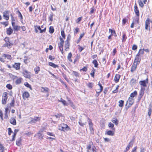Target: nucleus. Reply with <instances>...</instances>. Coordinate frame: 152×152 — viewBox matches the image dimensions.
<instances>
[{"instance_id": "nucleus-51", "label": "nucleus", "mask_w": 152, "mask_h": 152, "mask_svg": "<svg viewBox=\"0 0 152 152\" xmlns=\"http://www.w3.org/2000/svg\"><path fill=\"white\" fill-rule=\"evenodd\" d=\"M102 91H100V90L98 89L97 91H96V96L97 97L99 95L100 93L102 92Z\"/></svg>"}, {"instance_id": "nucleus-45", "label": "nucleus", "mask_w": 152, "mask_h": 152, "mask_svg": "<svg viewBox=\"0 0 152 152\" xmlns=\"http://www.w3.org/2000/svg\"><path fill=\"white\" fill-rule=\"evenodd\" d=\"M58 129L60 130L63 131H65V130L63 128V126L61 124L59 125Z\"/></svg>"}, {"instance_id": "nucleus-48", "label": "nucleus", "mask_w": 152, "mask_h": 152, "mask_svg": "<svg viewBox=\"0 0 152 152\" xmlns=\"http://www.w3.org/2000/svg\"><path fill=\"white\" fill-rule=\"evenodd\" d=\"M138 2L140 6L142 7L144 6V4L141 0H139Z\"/></svg>"}, {"instance_id": "nucleus-38", "label": "nucleus", "mask_w": 152, "mask_h": 152, "mask_svg": "<svg viewBox=\"0 0 152 152\" xmlns=\"http://www.w3.org/2000/svg\"><path fill=\"white\" fill-rule=\"evenodd\" d=\"M93 143L92 142H90L89 144L87 145V149L88 150H91V145Z\"/></svg>"}, {"instance_id": "nucleus-49", "label": "nucleus", "mask_w": 152, "mask_h": 152, "mask_svg": "<svg viewBox=\"0 0 152 152\" xmlns=\"http://www.w3.org/2000/svg\"><path fill=\"white\" fill-rule=\"evenodd\" d=\"M79 124L81 126H83L86 124V123H82V121L81 120H80L79 122Z\"/></svg>"}, {"instance_id": "nucleus-60", "label": "nucleus", "mask_w": 152, "mask_h": 152, "mask_svg": "<svg viewBox=\"0 0 152 152\" xmlns=\"http://www.w3.org/2000/svg\"><path fill=\"white\" fill-rule=\"evenodd\" d=\"M8 134L9 135H10L11 134V133H12V130L10 128H9L8 129Z\"/></svg>"}, {"instance_id": "nucleus-8", "label": "nucleus", "mask_w": 152, "mask_h": 152, "mask_svg": "<svg viewBox=\"0 0 152 152\" xmlns=\"http://www.w3.org/2000/svg\"><path fill=\"white\" fill-rule=\"evenodd\" d=\"M40 119L39 117H35L34 118H32L31 121V123H35L38 121H39Z\"/></svg>"}, {"instance_id": "nucleus-5", "label": "nucleus", "mask_w": 152, "mask_h": 152, "mask_svg": "<svg viewBox=\"0 0 152 152\" xmlns=\"http://www.w3.org/2000/svg\"><path fill=\"white\" fill-rule=\"evenodd\" d=\"M10 11H5L3 13V16L4 18L7 20L9 19V14Z\"/></svg>"}, {"instance_id": "nucleus-34", "label": "nucleus", "mask_w": 152, "mask_h": 152, "mask_svg": "<svg viewBox=\"0 0 152 152\" xmlns=\"http://www.w3.org/2000/svg\"><path fill=\"white\" fill-rule=\"evenodd\" d=\"M139 18L137 16V17L134 19L133 20V22H134V23L135 24H138L139 23Z\"/></svg>"}, {"instance_id": "nucleus-39", "label": "nucleus", "mask_w": 152, "mask_h": 152, "mask_svg": "<svg viewBox=\"0 0 152 152\" xmlns=\"http://www.w3.org/2000/svg\"><path fill=\"white\" fill-rule=\"evenodd\" d=\"M92 63L94 65V67H97L98 64L97 61L96 60H94L92 62Z\"/></svg>"}, {"instance_id": "nucleus-32", "label": "nucleus", "mask_w": 152, "mask_h": 152, "mask_svg": "<svg viewBox=\"0 0 152 152\" xmlns=\"http://www.w3.org/2000/svg\"><path fill=\"white\" fill-rule=\"evenodd\" d=\"M72 53L70 52L69 53L68 56H67V59L69 61L71 62H72V60L71 59V58L72 56Z\"/></svg>"}, {"instance_id": "nucleus-62", "label": "nucleus", "mask_w": 152, "mask_h": 152, "mask_svg": "<svg viewBox=\"0 0 152 152\" xmlns=\"http://www.w3.org/2000/svg\"><path fill=\"white\" fill-rule=\"evenodd\" d=\"M87 70V69L86 67L85 66L83 67L82 69H80V71H83V72H86Z\"/></svg>"}, {"instance_id": "nucleus-23", "label": "nucleus", "mask_w": 152, "mask_h": 152, "mask_svg": "<svg viewBox=\"0 0 152 152\" xmlns=\"http://www.w3.org/2000/svg\"><path fill=\"white\" fill-rule=\"evenodd\" d=\"M22 139L20 137L18 138L16 141V144L17 145L19 146L21 144Z\"/></svg>"}, {"instance_id": "nucleus-18", "label": "nucleus", "mask_w": 152, "mask_h": 152, "mask_svg": "<svg viewBox=\"0 0 152 152\" xmlns=\"http://www.w3.org/2000/svg\"><path fill=\"white\" fill-rule=\"evenodd\" d=\"M29 94L28 92H25L23 94V97L24 99L25 98H27L29 97Z\"/></svg>"}, {"instance_id": "nucleus-20", "label": "nucleus", "mask_w": 152, "mask_h": 152, "mask_svg": "<svg viewBox=\"0 0 152 152\" xmlns=\"http://www.w3.org/2000/svg\"><path fill=\"white\" fill-rule=\"evenodd\" d=\"M10 122L11 124L13 125H15L16 124L15 119L14 118H12L10 119Z\"/></svg>"}, {"instance_id": "nucleus-9", "label": "nucleus", "mask_w": 152, "mask_h": 152, "mask_svg": "<svg viewBox=\"0 0 152 152\" xmlns=\"http://www.w3.org/2000/svg\"><path fill=\"white\" fill-rule=\"evenodd\" d=\"M150 19L148 18H147L145 22V29L146 30H148V26L150 24Z\"/></svg>"}, {"instance_id": "nucleus-16", "label": "nucleus", "mask_w": 152, "mask_h": 152, "mask_svg": "<svg viewBox=\"0 0 152 152\" xmlns=\"http://www.w3.org/2000/svg\"><path fill=\"white\" fill-rule=\"evenodd\" d=\"M13 32V30L12 29L11 27H10L8 28L7 29L6 31L7 34L8 35H11Z\"/></svg>"}, {"instance_id": "nucleus-7", "label": "nucleus", "mask_w": 152, "mask_h": 152, "mask_svg": "<svg viewBox=\"0 0 152 152\" xmlns=\"http://www.w3.org/2000/svg\"><path fill=\"white\" fill-rule=\"evenodd\" d=\"M134 8V11L136 15L137 16L139 17V12L136 3L135 4Z\"/></svg>"}, {"instance_id": "nucleus-33", "label": "nucleus", "mask_w": 152, "mask_h": 152, "mask_svg": "<svg viewBox=\"0 0 152 152\" xmlns=\"http://www.w3.org/2000/svg\"><path fill=\"white\" fill-rule=\"evenodd\" d=\"M137 91H135L131 94L130 96L132 98L134 97L136 95H137Z\"/></svg>"}, {"instance_id": "nucleus-24", "label": "nucleus", "mask_w": 152, "mask_h": 152, "mask_svg": "<svg viewBox=\"0 0 152 152\" xmlns=\"http://www.w3.org/2000/svg\"><path fill=\"white\" fill-rule=\"evenodd\" d=\"M86 84L87 87L90 88H92L94 86V83H87Z\"/></svg>"}, {"instance_id": "nucleus-36", "label": "nucleus", "mask_w": 152, "mask_h": 152, "mask_svg": "<svg viewBox=\"0 0 152 152\" xmlns=\"http://www.w3.org/2000/svg\"><path fill=\"white\" fill-rule=\"evenodd\" d=\"M54 31L53 27V26H50L49 27V32L50 34L53 33Z\"/></svg>"}, {"instance_id": "nucleus-58", "label": "nucleus", "mask_w": 152, "mask_h": 152, "mask_svg": "<svg viewBox=\"0 0 152 152\" xmlns=\"http://www.w3.org/2000/svg\"><path fill=\"white\" fill-rule=\"evenodd\" d=\"M78 46L79 47V50L80 52H81L84 49V48L80 46L79 45H78Z\"/></svg>"}, {"instance_id": "nucleus-22", "label": "nucleus", "mask_w": 152, "mask_h": 152, "mask_svg": "<svg viewBox=\"0 0 152 152\" xmlns=\"http://www.w3.org/2000/svg\"><path fill=\"white\" fill-rule=\"evenodd\" d=\"M3 57L5 58V59L7 58L8 59L10 60H11L12 59L11 56L9 54H4Z\"/></svg>"}, {"instance_id": "nucleus-64", "label": "nucleus", "mask_w": 152, "mask_h": 152, "mask_svg": "<svg viewBox=\"0 0 152 152\" xmlns=\"http://www.w3.org/2000/svg\"><path fill=\"white\" fill-rule=\"evenodd\" d=\"M49 59L51 61L55 59V58L53 57L52 56L50 55L49 56Z\"/></svg>"}, {"instance_id": "nucleus-10", "label": "nucleus", "mask_w": 152, "mask_h": 152, "mask_svg": "<svg viewBox=\"0 0 152 152\" xmlns=\"http://www.w3.org/2000/svg\"><path fill=\"white\" fill-rule=\"evenodd\" d=\"M20 63H15L14 64L12 65V67L17 70L20 69Z\"/></svg>"}, {"instance_id": "nucleus-47", "label": "nucleus", "mask_w": 152, "mask_h": 152, "mask_svg": "<svg viewBox=\"0 0 152 152\" xmlns=\"http://www.w3.org/2000/svg\"><path fill=\"white\" fill-rule=\"evenodd\" d=\"M112 122L115 123V124L117 125L118 124V121L117 119L116 118H114V119H113L112 120Z\"/></svg>"}, {"instance_id": "nucleus-42", "label": "nucleus", "mask_w": 152, "mask_h": 152, "mask_svg": "<svg viewBox=\"0 0 152 152\" xmlns=\"http://www.w3.org/2000/svg\"><path fill=\"white\" fill-rule=\"evenodd\" d=\"M24 85L27 88H29L31 90L32 89V88L31 85L28 84L27 82H25L24 83Z\"/></svg>"}, {"instance_id": "nucleus-50", "label": "nucleus", "mask_w": 152, "mask_h": 152, "mask_svg": "<svg viewBox=\"0 0 152 152\" xmlns=\"http://www.w3.org/2000/svg\"><path fill=\"white\" fill-rule=\"evenodd\" d=\"M136 82V80L134 79H132L130 81V83L132 85H134Z\"/></svg>"}, {"instance_id": "nucleus-17", "label": "nucleus", "mask_w": 152, "mask_h": 152, "mask_svg": "<svg viewBox=\"0 0 152 152\" xmlns=\"http://www.w3.org/2000/svg\"><path fill=\"white\" fill-rule=\"evenodd\" d=\"M120 77V75L118 74H116L115 77L114 78V80L115 82L116 83L118 82L119 80Z\"/></svg>"}, {"instance_id": "nucleus-15", "label": "nucleus", "mask_w": 152, "mask_h": 152, "mask_svg": "<svg viewBox=\"0 0 152 152\" xmlns=\"http://www.w3.org/2000/svg\"><path fill=\"white\" fill-rule=\"evenodd\" d=\"M134 102V101L133 99L129 98L127 101V103L129 104V106H130L133 104Z\"/></svg>"}, {"instance_id": "nucleus-46", "label": "nucleus", "mask_w": 152, "mask_h": 152, "mask_svg": "<svg viewBox=\"0 0 152 152\" xmlns=\"http://www.w3.org/2000/svg\"><path fill=\"white\" fill-rule=\"evenodd\" d=\"M126 34H124L122 36V42H124L126 39Z\"/></svg>"}, {"instance_id": "nucleus-52", "label": "nucleus", "mask_w": 152, "mask_h": 152, "mask_svg": "<svg viewBox=\"0 0 152 152\" xmlns=\"http://www.w3.org/2000/svg\"><path fill=\"white\" fill-rule=\"evenodd\" d=\"M61 34L63 38H65V34L64 33V31L63 30L61 31Z\"/></svg>"}, {"instance_id": "nucleus-14", "label": "nucleus", "mask_w": 152, "mask_h": 152, "mask_svg": "<svg viewBox=\"0 0 152 152\" xmlns=\"http://www.w3.org/2000/svg\"><path fill=\"white\" fill-rule=\"evenodd\" d=\"M140 58H139V57H136L134 61V63L137 64V65L140 63Z\"/></svg>"}, {"instance_id": "nucleus-55", "label": "nucleus", "mask_w": 152, "mask_h": 152, "mask_svg": "<svg viewBox=\"0 0 152 152\" xmlns=\"http://www.w3.org/2000/svg\"><path fill=\"white\" fill-rule=\"evenodd\" d=\"M14 103H15V101L14 100V98H13L12 102L10 103V106L12 107H14Z\"/></svg>"}, {"instance_id": "nucleus-43", "label": "nucleus", "mask_w": 152, "mask_h": 152, "mask_svg": "<svg viewBox=\"0 0 152 152\" xmlns=\"http://www.w3.org/2000/svg\"><path fill=\"white\" fill-rule=\"evenodd\" d=\"M22 79L21 78H20L18 79H17L15 83L16 84H19L21 83V80Z\"/></svg>"}, {"instance_id": "nucleus-31", "label": "nucleus", "mask_w": 152, "mask_h": 152, "mask_svg": "<svg viewBox=\"0 0 152 152\" xmlns=\"http://www.w3.org/2000/svg\"><path fill=\"white\" fill-rule=\"evenodd\" d=\"M8 97H3L2 99V103L3 104H5L6 103Z\"/></svg>"}, {"instance_id": "nucleus-37", "label": "nucleus", "mask_w": 152, "mask_h": 152, "mask_svg": "<svg viewBox=\"0 0 152 152\" xmlns=\"http://www.w3.org/2000/svg\"><path fill=\"white\" fill-rule=\"evenodd\" d=\"M124 103V101L123 100H121L119 101V104L118 106L119 107H122L123 106V104Z\"/></svg>"}, {"instance_id": "nucleus-13", "label": "nucleus", "mask_w": 152, "mask_h": 152, "mask_svg": "<svg viewBox=\"0 0 152 152\" xmlns=\"http://www.w3.org/2000/svg\"><path fill=\"white\" fill-rule=\"evenodd\" d=\"M133 143V140H132L129 143V144L127 146L126 148V151L125 152H126L130 148V147H132Z\"/></svg>"}, {"instance_id": "nucleus-54", "label": "nucleus", "mask_w": 152, "mask_h": 152, "mask_svg": "<svg viewBox=\"0 0 152 152\" xmlns=\"http://www.w3.org/2000/svg\"><path fill=\"white\" fill-rule=\"evenodd\" d=\"M6 87L7 88H8L9 89H11L12 88V86L10 84H7L6 85Z\"/></svg>"}, {"instance_id": "nucleus-29", "label": "nucleus", "mask_w": 152, "mask_h": 152, "mask_svg": "<svg viewBox=\"0 0 152 152\" xmlns=\"http://www.w3.org/2000/svg\"><path fill=\"white\" fill-rule=\"evenodd\" d=\"M34 70L35 71V74H37L40 71V67L38 66H37L34 68Z\"/></svg>"}, {"instance_id": "nucleus-26", "label": "nucleus", "mask_w": 152, "mask_h": 152, "mask_svg": "<svg viewBox=\"0 0 152 152\" xmlns=\"http://www.w3.org/2000/svg\"><path fill=\"white\" fill-rule=\"evenodd\" d=\"M5 150V147L0 142V152H4Z\"/></svg>"}, {"instance_id": "nucleus-61", "label": "nucleus", "mask_w": 152, "mask_h": 152, "mask_svg": "<svg viewBox=\"0 0 152 152\" xmlns=\"http://www.w3.org/2000/svg\"><path fill=\"white\" fill-rule=\"evenodd\" d=\"M1 23L2 25H5V26H7L8 24L7 22H1Z\"/></svg>"}, {"instance_id": "nucleus-56", "label": "nucleus", "mask_w": 152, "mask_h": 152, "mask_svg": "<svg viewBox=\"0 0 152 152\" xmlns=\"http://www.w3.org/2000/svg\"><path fill=\"white\" fill-rule=\"evenodd\" d=\"M60 39L61 42H60L59 45H63L64 42V41L62 39L61 37L60 38Z\"/></svg>"}, {"instance_id": "nucleus-35", "label": "nucleus", "mask_w": 152, "mask_h": 152, "mask_svg": "<svg viewBox=\"0 0 152 152\" xmlns=\"http://www.w3.org/2000/svg\"><path fill=\"white\" fill-rule=\"evenodd\" d=\"M61 124L63 126V128L64 129L65 131V130H68V129L69 127L67 125L64 124Z\"/></svg>"}, {"instance_id": "nucleus-27", "label": "nucleus", "mask_w": 152, "mask_h": 152, "mask_svg": "<svg viewBox=\"0 0 152 152\" xmlns=\"http://www.w3.org/2000/svg\"><path fill=\"white\" fill-rule=\"evenodd\" d=\"M48 64L49 66H51L52 67L54 68H55L56 67H58V65H56L52 62H49L48 63Z\"/></svg>"}, {"instance_id": "nucleus-6", "label": "nucleus", "mask_w": 152, "mask_h": 152, "mask_svg": "<svg viewBox=\"0 0 152 152\" xmlns=\"http://www.w3.org/2000/svg\"><path fill=\"white\" fill-rule=\"evenodd\" d=\"M88 122L90 131L92 132L93 131V124L91 120L89 118H88Z\"/></svg>"}, {"instance_id": "nucleus-2", "label": "nucleus", "mask_w": 152, "mask_h": 152, "mask_svg": "<svg viewBox=\"0 0 152 152\" xmlns=\"http://www.w3.org/2000/svg\"><path fill=\"white\" fill-rule=\"evenodd\" d=\"M12 24L14 30L15 31H18L20 30L21 27L15 25L14 22H12Z\"/></svg>"}, {"instance_id": "nucleus-53", "label": "nucleus", "mask_w": 152, "mask_h": 152, "mask_svg": "<svg viewBox=\"0 0 152 152\" xmlns=\"http://www.w3.org/2000/svg\"><path fill=\"white\" fill-rule=\"evenodd\" d=\"M118 87H119V86L117 85L116 88V89L112 91V93H117L118 91Z\"/></svg>"}, {"instance_id": "nucleus-12", "label": "nucleus", "mask_w": 152, "mask_h": 152, "mask_svg": "<svg viewBox=\"0 0 152 152\" xmlns=\"http://www.w3.org/2000/svg\"><path fill=\"white\" fill-rule=\"evenodd\" d=\"M37 136L38 138L40 140H42L43 139V135L40 133V132H39L35 134V136Z\"/></svg>"}, {"instance_id": "nucleus-59", "label": "nucleus", "mask_w": 152, "mask_h": 152, "mask_svg": "<svg viewBox=\"0 0 152 152\" xmlns=\"http://www.w3.org/2000/svg\"><path fill=\"white\" fill-rule=\"evenodd\" d=\"M7 95V93L6 92H4L3 94L2 97H8Z\"/></svg>"}, {"instance_id": "nucleus-57", "label": "nucleus", "mask_w": 152, "mask_h": 152, "mask_svg": "<svg viewBox=\"0 0 152 152\" xmlns=\"http://www.w3.org/2000/svg\"><path fill=\"white\" fill-rule=\"evenodd\" d=\"M139 53H140L141 55H143L144 53V49H140L139 50Z\"/></svg>"}, {"instance_id": "nucleus-63", "label": "nucleus", "mask_w": 152, "mask_h": 152, "mask_svg": "<svg viewBox=\"0 0 152 152\" xmlns=\"http://www.w3.org/2000/svg\"><path fill=\"white\" fill-rule=\"evenodd\" d=\"M108 126L109 127H111L113 128V129H114V128H113L114 125L112 124V123H111V122L109 123V124Z\"/></svg>"}, {"instance_id": "nucleus-30", "label": "nucleus", "mask_w": 152, "mask_h": 152, "mask_svg": "<svg viewBox=\"0 0 152 152\" xmlns=\"http://www.w3.org/2000/svg\"><path fill=\"white\" fill-rule=\"evenodd\" d=\"M106 134H107L108 135L110 136H113L114 134V133L111 130H109L106 133Z\"/></svg>"}, {"instance_id": "nucleus-3", "label": "nucleus", "mask_w": 152, "mask_h": 152, "mask_svg": "<svg viewBox=\"0 0 152 152\" xmlns=\"http://www.w3.org/2000/svg\"><path fill=\"white\" fill-rule=\"evenodd\" d=\"M144 91L145 88L141 87L140 90L139 95L138 96V99L139 100H140L141 99L144 95Z\"/></svg>"}, {"instance_id": "nucleus-25", "label": "nucleus", "mask_w": 152, "mask_h": 152, "mask_svg": "<svg viewBox=\"0 0 152 152\" xmlns=\"http://www.w3.org/2000/svg\"><path fill=\"white\" fill-rule=\"evenodd\" d=\"M137 64L133 63L131 67V71L133 72L134 71L136 68Z\"/></svg>"}, {"instance_id": "nucleus-19", "label": "nucleus", "mask_w": 152, "mask_h": 152, "mask_svg": "<svg viewBox=\"0 0 152 152\" xmlns=\"http://www.w3.org/2000/svg\"><path fill=\"white\" fill-rule=\"evenodd\" d=\"M69 43L68 41H65V50H67L69 49Z\"/></svg>"}, {"instance_id": "nucleus-21", "label": "nucleus", "mask_w": 152, "mask_h": 152, "mask_svg": "<svg viewBox=\"0 0 152 152\" xmlns=\"http://www.w3.org/2000/svg\"><path fill=\"white\" fill-rule=\"evenodd\" d=\"M109 32L111 33V35H114L115 37L117 36V35L115 33V31L114 30H113L112 29L109 28Z\"/></svg>"}, {"instance_id": "nucleus-41", "label": "nucleus", "mask_w": 152, "mask_h": 152, "mask_svg": "<svg viewBox=\"0 0 152 152\" xmlns=\"http://www.w3.org/2000/svg\"><path fill=\"white\" fill-rule=\"evenodd\" d=\"M4 54H3L1 57H0V61L4 63L5 62V58L3 57Z\"/></svg>"}, {"instance_id": "nucleus-4", "label": "nucleus", "mask_w": 152, "mask_h": 152, "mask_svg": "<svg viewBox=\"0 0 152 152\" xmlns=\"http://www.w3.org/2000/svg\"><path fill=\"white\" fill-rule=\"evenodd\" d=\"M23 74L24 77L26 78H29L30 77V73L26 70H24L23 71Z\"/></svg>"}, {"instance_id": "nucleus-44", "label": "nucleus", "mask_w": 152, "mask_h": 152, "mask_svg": "<svg viewBox=\"0 0 152 152\" xmlns=\"http://www.w3.org/2000/svg\"><path fill=\"white\" fill-rule=\"evenodd\" d=\"M53 14L52 13L49 15V19L50 21L52 22L53 20Z\"/></svg>"}, {"instance_id": "nucleus-1", "label": "nucleus", "mask_w": 152, "mask_h": 152, "mask_svg": "<svg viewBox=\"0 0 152 152\" xmlns=\"http://www.w3.org/2000/svg\"><path fill=\"white\" fill-rule=\"evenodd\" d=\"M148 83V79L147 78L146 80L139 82V84L143 87H145L147 86V84Z\"/></svg>"}, {"instance_id": "nucleus-40", "label": "nucleus", "mask_w": 152, "mask_h": 152, "mask_svg": "<svg viewBox=\"0 0 152 152\" xmlns=\"http://www.w3.org/2000/svg\"><path fill=\"white\" fill-rule=\"evenodd\" d=\"M60 102H61L64 106L68 105V104L66 103V101L63 99H61Z\"/></svg>"}, {"instance_id": "nucleus-11", "label": "nucleus", "mask_w": 152, "mask_h": 152, "mask_svg": "<svg viewBox=\"0 0 152 152\" xmlns=\"http://www.w3.org/2000/svg\"><path fill=\"white\" fill-rule=\"evenodd\" d=\"M12 44L10 42L5 43L4 45V47H7L9 48H11L12 46Z\"/></svg>"}, {"instance_id": "nucleus-28", "label": "nucleus", "mask_w": 152, "mask_h": 152, "mask_svg": "<svg viewBox=\"0 0 152 152\" xmlns=\"http://www.w3.org/2000/svg\"><path fill=\"white\" fill-rule=\"evenodd\" d=\"M72 75H75L76 77H80V74L76 71H72Z\"/></svg>"}]
</instances>
